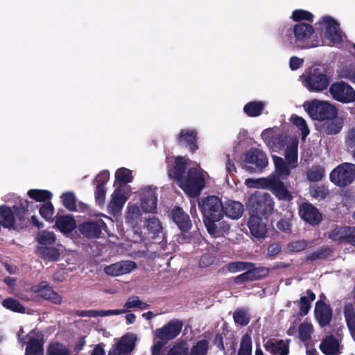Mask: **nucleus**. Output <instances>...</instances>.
Returning a JSON list of instances; mask_svg holds the SVG:
<instances>
[{
  "mask_svg": "<svg viewBox=\"0 0 355 355\" xmlns=\"http://www.w3.org/2000/svg\"><path fill=\"white\" fill-rule=\"evenodd\" d=\"M275 172L266 178L257 180V187L269 190L279 200L291 202L293 200V195L282 180L286 179L291 175L293 168L281 157L273 155Z\"/></svg>",
  "mask_w": 355,
  "mask_h": 355,
  "instance_id": "1",
  "label": "nucleus"
},
{
  "mask_svg": "<svg viewBox=\"0 0 355 355\" xmlns=\"http://www.w3.org/2000/svg\"><path fill=\"white\" fill-rule=\"evenodd\" d=\"M246 207L250 215L268 218L274 211L275 201L270 193L255 191L249 196Z\"/></svg>",
  "mask_w": 355,
  "mask_h": 355,
  "instance_id": "2",
  "label": "nucleus"
},
{
  "mask_svg": "<svg viewBox=\"0 0 355 355\" xmlns=\"http://www.w3.org/2000/svg\"><path fill=\"white\" fill-rule=\"evenodd\" d=\"M303 107L313 121H324L338 116V109L327 101L313 99L304 103Z\"/></svg>",
  "mask_w": 355,
  "mask_h": 355,
  "instance_id": "3",
  "label": "nucleus"
},
{
  "mask_svg": "<svg viewBox=\"0 0 355 355\" xmlns=\"http://www.w3.org/2000/svg\"><path fill=\"white\" fill-rule=\"evenodd\" d=\"M329 84L330 77L324 69L313 65L306 71L304 85L309 92H322L327 89Z\"/></svg>",
  "mask_w": 355,
  "mask_h": 355,
  "instance_id": "4",
  "label": "nucleus"
},
{
  "mask_svg": "<svg viewBox=\"0 0 355 355\" xmlns=\"http://www.w3.org/2000/svg\"><path fill=\"white\" fill-rule=\"evenodd\" d=\"M202 221L206 220L208 225L212 223L211 218L224 217V206L222 200L216 196H208L198 200Z\"/></svg>",
  "mask_w": 355,
  "mask_h": 355,
  "instance_id": "5",
  "label": "nucleus"
},
{
  "mask_svg": "<svg viewBox=\"0 0 355 355\" xmlns=\"http://www.w3.org/2000/svg\"><path fill=\"white\" fill-rule=\"evenodd\" d=\"M180 187L190 196H198L205 187V179L202 172L195 167L190 168Z\"/></svg>",
  "mask_w": 355,
  "mask_h": 355,
  "instance_id": "6",
  "label": "nucleus"
},
{
  "mask_svg": "<svg viewBox=\"0 0 355 355\" xmlns=\"http://www.w3.org/2000/svg\"><path fill=\"white\" fill-rule=\"evenodd\" d=\"M314 32L313 26L306 23H299L288 30V37L291 43L302 49H309L314 46L306 43Z\"/></svg>",
  "mask_w": 355,
  "mask_h": 355,
  "instance_id": "7",
  "label": "nucleus"
},
{
  "mask_svg": "<svg viewBox=\"0 0 355 355\" xmlns=\"http://www.w3.org/2000/svg\"><path fill=\"white\" fill-rule=\"evenodd\" d=\"M329 179L340 187L349 185L355 180V164L348 162L339 164L331 171Z\"/></svg>",
  "mask_w": 355,
  "mask_h": 355,
  "instance_id": "8",
  "label": "nucleus"
},
{
  "mask_svg": "<svg viewBox=\"0 0 355 355\" xmlns=\"http://www.w3.org/2000/svg\"><path fill=\"white\" fill-rule=\"evenodd\" d=\"M244 168L250 173L261 172L268 165L266 154L259 148H251L244 155Z\"/></svg>",
  "mask_w": 355,
  "mask_h": 355,
  "instance_id": "9",
  "label": "nucleus"
},
{
  "mask_svg": "<svg viewBox=\"0 0 355 355\" xmlns=\"http://www.w3.org/2000/svg\"><path fill=\"white\" fill-rule=\"evenodd\" d=\"M329 93L334 100L342 103L355 101V90L343 80L333 83L329 87Z\"/></svg>",
  "mask_w": 355,
  "mask_h": 355,
  "instance_id": "10",
  "label": "nucleus"
},
{
  "mask_svg": "<svg viewBox=\"0 0 355 355\" xmlns=\"http://www.w3.org/2000/svg\"><path fill=\"white\" fill-rule=\"evenodd\" d=\"M169 217L181 231V235L178 236V241L181 243L180 239H184L182 233L188 232L192 227V223L188 214L182 207L175 206L171 209Z\"/></svg>",
  "mask_w": 355,
  "mask_h": 355,
  "instance_id": "11",
  "label": "nucleus"
},
{
  "mask_svg": "<svg viewBox=\"0 0 355 355\" xmlns=\"http://www.w3.org/2000/svg\"><path fill=\"white\" fill-rule=\"evenodd\" d=\"M31 291L39 296L40 297L47 300L54 304L59 305L62 302V297L52 286L46 281H42L37 284L31 287Z\"/></svg>",
  "mask_w": 355,
  "mask_h": 355,
  "instance_id": "12",
  "label": "nucleus"
},
{
  "mask_svg": "<svg viewBox=\"0 0 355 355\" xmlns=\"http://www.w3.org/2000/svg\"><path fill=\"white\" fill-rule=\"evenodd\" d=\"M198 135L195 129H182L176 136V142L178 146L187 148L189 152L195 153L199 148Z\"/></svg>",
  "mask_w": 355,
  "mask_h": 355,
  "instance_id": "13",
  "label": "nucleus"
},
{
  "mask_svg": "<svg viewBox=\"0 0 355 355\" xmlns=\"http://www.w3.org/2000/svg\"><path fill=\"white\" fill-rule=\"evenodd\" d=\"M107 228L106 223L102 219L89 220L79 224L78 230L87 239L100 238L103 230Z\"/></svg>",
  "mask_w": 355,
  "mask_h": 355,
  "instance_id": "14",
  "label": "nucleus"
},
{
  "mask_svg": "<svg viewBox=\"0 0 355 355\" xmlns=\"http://www.w3.org/2000/svg\"><path fill=\"white\" fill-rule=\"evenodd\" d=\"M183 327V322L179 319L171 320L166 324L157 329L155 336L167 342L176 338L180 333Z\"/></svg>",
  "mask_w": 355,
  "mask_h": 355,
  "instance_id": "15",
  "label": "nucleus"
},
{
  "mask_svg": "<svg viewBox=\"0 0 355 355\" xmlns=\"http://www.w3.org/2000/svg\"><path fill=\"white\" fill-rule=\"evenodd\" d=\"M298 213L304 221L312 226L318 225L322 220V214L310 202L302 203L299 207Z\"/></svg>",
  "mask_w": 355,
  "mask_h": 355,
  "instance_id": "16",
  "label": "nucleus"
},
{
  "mask_svg": "<svg viewBox=\"0 0 355 355\" xmlns=\"http://www.w3.org/2000/svg\"><path fill=\"white\" fill-rule=\"evenodd\" d=\"M329 238L336 242H345L355 248V227H338L329 234Z\"/></svg>",
  "mask_w": 355,
  "mask_h": 355,
  "instance_id": "17",
  "label": "nucleus"
},
{
  "mask_svg": "<svg viewBox=\"0 0 355 355\" xmlns=\"http://www.w3.org/2000/svg\"><path fill=\"white\" fill-rule=\"evenodd\" d=\"M314 316L320 327L330 325L333 318V310L330 304L322 301L315 302Z\"/></svg>",
  "mask_w": 355,
  "mask_h": 355,
  "instance_id": "18",
  "label": "nucleus"
},
{
  "mask_svg": "<svg viewBox=\"0 0 355 355\" xmlns=\"http://www.w3.org/2000/svg\"><path fill=\"white\" fill-rule=\"evenodd\" d=\"M29 334L31 336L26 343L25 355H44V335L37 329H33Z\"/></svg>",
  "mask_w": 355,
  "mask_h": 355,
  "instance_id": "19",
  "label": "nucleus"
},
{
  "mask_svg": "<svg viewBox=\"0 0 355 355\" xmlns=\"http://www.w3.org/2000/svg\"><path fill=\"white\" fill-rule=\"evenodd\" d=\"M322 23L325 25V37L334 44H340L343 41L339 24L332 17L324 16Z\"/></svg>",
  "mask_w": 355,
  "mask_h": 355,
  "instance_id": "20",
  "label": "nucleus"
},
{
  "mask_svg": "<svg viewBox=\"0 0 355 355\" xmlns=\"http://www.w3.org/2000/svg\"><path fill=\"white\" fill-rule=\"evenodd\" d=\"M29 202L26 199H21L12 206L15 218V224L21 228L26 227L30 223L28 217Z\"/></svg>",
  "mask_w": 355,
  "mask_h": 355,
  "instance_id": "21",
  "label": "nucleus"
},
{
  "mask_svg": "<svg viewBox=\"0 0 355 355\" xmlns=\"http://www.w3.org/2000/svg\"><path fill=\"white\" fill-rule=\"evenodd\" d=\"M135 268H137L136 263L133 261L127 260L105 266L104 272L107 275L116 277L129 273Z\"/></svg>",
  "mask_w": 355,
  "mask_h": 355,
  "instance_id": "22",
  "label": "nucleus"
},
{
  "mask_svg": "<svg viewBox=\"0 0 355 355\" xmlns=\"http://www.w3.org/2000/svg\"><path fill=\"white\" fill-rule=\"evenodd\" d=\"M223 217L218 218H211L212 223L208 225L206 220H203V223L209 234L214 238L223 236L227 234L230 230V225L229 223L223 220Z\"/></svg>",
  "mask_w": 355,
  "mask_h": 355,
  "instance_id": "23",
  "label": "nucleus"
},
{
  "mask_svg": "<svg viewBox=\"0 0 355 355\" xmlns=\"http://www.w3.org/2000/svg\"><path fill=\"white\" fill-rule=\"evenodd\" d=\"M248 227L251 234L257 239H264L266 236L268 229L267 225L262 220L261 216L250 215Z\"/></svg>",
  "mask_w": 355,
  "mask_h": 355,
  "instance_id": "24",
  "label": "nucleus"
},
{
  "mask_svg": "<svg viewBox=\"0 0 355 355\" xmlns=\"http://www.w3.org/2000/svg\"><path fill=\"white\" fill-rule=\"evenodd\" d=\"M289 340L270 338L263 345L265 349L272 355H288L289 353Z\"/></svg>",
  "mask_w": 355,
  "mask_h": 355,
  "instance_id": "25",
  "label": "nucleus"
},
{
  "mask_svg": "<svg viewBox=\"0 0 355 355\" xmlns=\"http://www.w3.org/2000/svg\"><path fill=\"white\" fill-rule=\"evenodd\" d=\"M189 159L185 157L178 156L175 158L174 166L168 171V177L174 179L178 184L182 181L186 172L187 161Z\"/></svg>",
  "mask_w": 355,
  "mask_h": 355,
  "instance_id": "26",
  "label": "nucleus"
},
{
  "mask_svg": "<svg viewBox=\"0 0 355 355\" xmlns=\"http://www.w3.org/2000/svg\"><path fill=\"white\" fill-rule=\"evenodd\" d=\"M319 348L325 355H339L343 347L340 345L338 340L333 335H330L322 340Z\"/></svg>",
  "mask_w": 355,
  "mask_h": 355,
  "instance_id": "27",
  "label": "nucleus"
},
{
  "mask_svg": "<svg viewBox=\"0 0 355 355\" xmlns=\"http://www.w3.org/2000/svg\"><path fill=\"white\" fill-rule=\"evenodd\" d=\"M137 336L132 333H126L117 343L116 350L121 354H128L132 352L135 347Z\"/></svg>",
  "mask_w": 355,
  "mask_h": 355,
  "instance_id": "28",
  "label": "nucleus"
},
{
  "mask_svg": "<svg viewBox=\"0 0 355 355\" xmlns=\"http://www.w3.org/2000/svg\"><path fill=\"white\" fill-rule=\"evenodd\" d=\"M15 218L13 213L12 207H10L6 205L0 206V227L9 230L15 229Z\"/></svg>",
  "mask_w": 355,
  "mask_h": 355,
  "instance_id": "29",
  "label": "nucleus"
},
{
  "mask_svg": "<svg viewBox=\"0 0 355 355\" xmlns=\"http://www.w3.org/2000/svg\"><path fill=\"white\" fill-rule=\"evenodd\" d=\"M157 197L155 191L149 188L141 198V207L144 212L155 213L157 211Z\"/></svg>",
  "mask_w": 355,
  "mask_h": 355,
  "instance_id": "30",
  "label": "nucleus"
},
{
  "mask_svg": "<svg viewBox=\"0 0 355 355\" xmlns=\"http://www.w3.org/2000/svg\"><path fill=\"white\" fill-rule=\"evenodd\" d=\"M224 215L232 219L240 218L243 213L244 208L242 203L239 201L228 200L224 204Z\"/></svg>",
  "mask_w": 355,
  "mask_h": 355,
  "instance_id": "31",
  "label": "nucleus"
},
{
  "mask_svg": "<svg viewBox=\"0 0 355 355\" xmlns=\"http://www.w3.org/2000/svg\"><path fill=\"white\" fill-rule=\"evenodd\" d=\"M321 125V130L328 135H334L340 132L343 126V121L338 116L331 119H326Z\"/></svg>",
  "mask_w": 355,
  "mask_h": 355,
  "instance_id": "32",
  "label": "nucleus"
},
{
  "mask_svg": "<svg viewBox=\"0 0 355 355\" xmlns=\"http://www.w3.org/2000/svg\"><path fill=\"white\" fill-rule=\"evenodd\" d=\"M133 176L132 171L126 168H120L115 172V180L114 186H121L123 189H125V185L132 181Z\"/></svg>",
  "mask_w": 355,
  "mask_h": 355,
  "instance_id": "33",
  "label": "nucleus"
},
{
  "mask_svg": "<svg viewBox=\"0 0 355 355\" xmlns=\"http://www.w3.org/2000/svg\"><path fill=\"white\" fill-rule=\"evenodd\" d=\"M38 256L48 261H56L60 257L58 249L51 246H39L37 249Z\"/></svg>",
  "mask_w": 355,
  "mask_h": 355,
  "instance_id": "34",
  "label": "nucleus"
},
{
  "mask_svg": "<svg viewBox=\"0 0 355 355\" xmlns=\"http://www.w3.org/2000/svg\"><path fill=\"white\" fill-rule=\"evenodd\" d=\"M347 327L349 331L352 339L355 341V311L352 304L345 306L343 310Z\"/></svg>",
  "mask_w": 355,
  "mask_h": 355,
  "instance_id": "35",
  "label": "nucleus"
},
{
  "mask_svg": "<svg viewBox=\"0 0 355 355\" xmlns=\"http://www.w3.org/2000/svg\"><path fill=\"white\" fill-rule=\"evenodd\" d=\"M265 103L262 101H250L243 107V112L248 116L257 117L260 116L264 109Z\"/></svg>",
  "mask_w": 355,
  "mask_h": 355,
  "instance_id": "36",
  "label": "nucleus"
},
{
  "mask_svg": "<svg viewBox=\"0 0 355 355\" xmlns=\"http://www.w3.org/2000/svg\"><path fill=\"white\" fill-rule=\"evenodd\" d=\"M55 225L62 232H70L76 227V220L72 216H61L56 217Z\"/></svg>",
  "mask_w": 355,
  "mask_h": 355,
  "instance_id": "37",
  "label": "nucleus"
},
{
  "mask_svg": "<svg viewBox=\"0 0 355 355\" xmlns=\"http://www.w3.org/2000/svg\"><path fill=\"white\" fill-rule=\"evenodd\" d=\"M124 189L121 186H117L112 195L110 206L113 209H121L125 202L127 198L123 193Z\"/></svg>",
  "mask_w": 355,
  "mask_h": 355,
  "instance_id": "38",
  "label": "nucleus"
},
{
  "mask_svg": "<svg viewBox=\"0 0 355 355\" xmlns=\"http://www.w3.org/2000/svg\"><path fill=\"white\" fill-rule=\"evenodd\" d=\"M297 159H298V150H297V143L292 144L291 145L287 146L285 150V161L287 162L290 167L295 168L297 166Z\"/></svg>",
  "mask_w": 355,
  "mask_h": 355,
  "instance_id": "39",
  "label": "nucleus"
},
{
  "mask_svg": "<svg viewBox=\"0 0 355 355\" xmlns=\"http://www.w3.org/2000/svg\"><path fill=\"white\" fill-rule=\"evenodd\" d=\"M313 332V327L311 323L302 322L298 327L299 338L302 342L307 345L311 340Z\"/></svg>",
  "mask_w": 355,
  "mask_h": 355,
  "instance_id": "40",
  "label": "nucleus"
},
{
  "mask_svg": "<svg viewBox=\"0 0 355 355\" xmlns=\"http://www.w3.org/2000/svg\"><path fill=\"white\" fill-rule=\"evenodd\" d=\"M146 227L152 239L156 238L162 230V226L159 218L154 216H150L146 220Z\"/></svg>",
  "mask_w": 355,
  "mask_h": 355,
  "instance_id": "41",
  "label": "nucleus"
},
{
  "mask_svg": "<svg viewBox=\"0 0 355 355\" xmlns=\"http://www.w3.org/2000/svg\"><path fill=\"white\" fill-rule=\"evenodd\" d=\"M291 122L295 125L301 132L302 139L305 140L309 135L310 130L304 118L296 114H293L290 119Z\"/></svg>",
  "mask_w": 355,
  "mask_h": 355,
  "instance_id": "42",
  "label": "nucleus"
},
{
  "mask_svg": "<svg viewBox=\"0 0 355 355\" xmlns=\"http://www.w3.org/2000/svg\"><path fill=\"white\" fill-rule=\"evenodd\" d=\"M247 270L250 272V277L252 282L265 278L268 275L270 272L268 268L256 267L253 263L252 266L248 267Z\"/></svg>",
  "mask_w": 355,
  "mask_h": 355,
  "instance_id": "43",
  "label": "nucleus"
},
{
  "mask_svg": "<svg viewBox=\"0 0 355 355\" xmlns=\"http://www.w3.org/2000/svg\"><path fill=\"white\" fill-rule=\"evenodd\" d=\"M263 139L269 146L279 150L282 149L287 143V137L283 134H279L271 137H266Z\"/></svg>",
  "mask_w": 355,
  "mask_h": 355,
  "instance_id": "44",
  "label": "nucleus"
},
{
  "mask_svg": "<svg viewBox=\"0 0 355 355\" xmlns=\"http://www.w3.org/2000/svg\"><path fill=\"white\" fill-rule=\"evenodd\" d=\"M324 168L320 165H313L306 171V177L310 182H318L324 176Z\"/></svg>",
  "mask_w": 355,
  "mask_h": 355,
  "instance_id": "45",
  "label": "nucleus"
},
{
  "mask_svg": "<svg viewBox=\"0 0 355 355\" xmlns=\"http://www.w3.org/2000/svg\"><path fill=\"white\" fill-rule=\"evenodd\" d=\"M46 355H70V352L62 343L54 342L49 345Z\"/></svg>",
  "mask_w": 355,
  "mask_h": 355,
  "instance_id": "46",
  "label": "nucleus"
},
{
  "mask_svg": "<svg viewBox=\"0 0 355 355\" xmlns=\"http://www.w3.org/2000/svg\"><path fill=\"white\" fill-rule=\"evenodd\" d=\"M28 196L37 202H45L51 199L53 195L47 190L30 189L27 193Z\"/></svg>",
  "mask_w": 355,
  "mask_h": 355,
  "instance_id": "47",
  "label": "nucleus"
},
{
  "mask_svg": "<svg viewBox=\"0 0 355 355\" xmlns=\"http://www.w3.org/2000/svg\"><path fill=\"white\" fill-rule=\"evenodd\" d=\"M2 305L4 308L9 309L13 312L24 313L25 308L21 302L14 298L8 297L3 300Z\"/></svg>",
  "mask_w": 355,
  "mask_h": 355,
  "instance_id": "48",
  "label": "nucleus"
},
{
  "mask_svg": "<svg viewBox=\"0 0 355 355\" xmlns=\"http://www.w3.org/2000/svg\"><path fill=\"white\" fill-rule=\"evenodd\" d=\"M61 199L63 206L70 211H76L77 210L76 199L73 192L68 191L62 193Z\"/></svg>",
  "mask_w": 355,
  "mask_h": 355,
  "instance_id": "49",
  "label": "nucleus"
},
{
  "mask_svg": "<svg viewBox=\"0 0 355 355\" xmlns=\"http://www.w3.org/2000/svg\"><path fill=\"white\" fill-rule=\"evenodd\" d=\"M189 345L185 340H179L168 350L167 355H188Z\"/></svg>",
  "mask_w": 355,
  "mask_h": 355,
  "instance_id": "50",
  "label": "nucleus"
},
{
  "mask_svg": "<svg viewBox=\"0 0 355 355\" xmlns=\"http://www.w3.org/2000/svg\"><path fill=\"white\" fill-rule=\"evenodd\" d=\"M332 250L327 246H324L313 252L306 257L307 261H315L318 259H325L331 256Z\"/></svg>",
  "mask_w": 355,
  "mask_h": 355,
  "instance_id": "51",
  "label": "nucleus"
},
{
  "mask_svg": "<svg viewBox=\"0 0 355 355\" xmlns=\"http://www.w3.org/2000/svg\"><path fill=\"white\" fill-rule=\"evenodd\" d=\"M252 339L249 334H245L242 336L240 348L237 355H252Z\"/></svg>",
  "mask_w": 355,
  "mask_h": 355,
  "instance_id": "52",
  "label": "nucleus"
},
{
  "mask_svg": "<svg viewBox=\"0 0 355 355\" xmlns=\"http://www.w3.org/2000/svg\"><path fill=\"white\" fill-rule=\"evenodd\" d=\"M140 216L141 211L139 208L136 205L131 206L128 207V213L125 216V223L131 226H135L137 223Z\"/></svg>",
  "mask_w": 355,
  "mask_h": 355,
  "instance_id": "53",
  "label": "nucleus"
},
{
  "mask_svg": "<svg viewBox=\"0 0 355 355\" xmlns=\"http://www.w3.org/2000/svg\"><path fill=\"white\" fill-rule=\"evenodd\" d=\"M209 350V342L202 339L198 340L191 349L189 355H207Z\"/></svg>",
  "mask_w": 355,
  "mask_h": 355,
  "instance_id": "54",
  "label": "nucleus"
},
{
  "mask_svg": "<svg viewBox=\"0 0 355 355\" xmlns=\"http://www.w3.org/2000/svg\"><path fill=\"white\" fill-rule=\"evenodd\" d=\"M313 15L307 10H295L292 12L291 19L294 21L300 22L301 21H307L309 22H312L313 21Z\"/></svg>",
  "mask_w": 355,
  "mask_h": 355,
  "instance_id": "55",
  "label": "nucleus"
},
{
  "mask_svg": "<svg viewBox=\"0 0 355 355\" xmlns=\"http://www.w3.org/2000/svg\"><path fill=\"white\" fill-rule=\"evenodd\" d=\"M37 240L41 246H49L55 243V236L52 232L43 231L38 234Z\"/></svg>",
  "mask_w": 355,
  "mask_h": 355,
  "instance_id": "56",
  "label": "nucleus"
},
{
  "mask_svg": "<svg viewBox=\"0 0 355 355\" xmlns=\"http://www.w3.org/2000/svg\"><path fill=\"white\" fill-rule=\"evenodd\" d=\"M233 318L236 324L241 326H246L250 321V317L245 310L243 309H236L233 313Z\"/></svg>",
  "mask_w": 355,
  "mask_h": 355,
  "instance_id": "57",
  "label": "nucleus"
},
{
  "mask_svg": "<svg viewBox=\"0 0 355 355\" xmlns=\"http://www.w3.org/2000/svg\"><path fill=\"white\" fill-rule=\"evenodd\" d=\"M252 266V263L246 261H232L226 266L227 270L232 273L247 270L248 267Z\"/></svg>",
  "mask_w": 355,
  "mask_h": 355,
  "instance_id": "58",
  "label": "nucleus"
},
{
  "mask_svg": "<svg viewBox=\"0 0 355 355\" xmlns=\"http://www.w3.org/2000/svg\"><path fill=\"white\" fill-rule=\"evenodd\" d=\"M39 212L40 216L46 220H53L54 207L51 202L49 201L42 204L39 209Z\"/></svg>",
  "mask_w": 355,
  "mask_h": 355,
  "instance_id": "59",
  "label": "nucleus"
},
{
  "mask_svg": "<svg viewBox=\"0 0 355 355\" xmlns=\"http://www.w3.org/2000/svg\"><path fill=\"white\" fill-rule=\"evenodd\" d=\"M311 195L315 199H325L329 196V189L324 185H315L311 189Z\"/></svg>",
  "mask_w": 355,
  "mask_h": 355,
  "instance_id": "60",
  "label": "nucleus"
},
{
  "mask_svg": "<svg viewBox=\"0 0 355 355\" xmlns=\"http://www.w3.org/2000/svg\"><path fill=\"white\" fill-rule=\"evenodd\" d=\"M309 244L308 241L302 239L289 242L287 247L291 252H300L306 249Z\"/></svg>",
  "mask_w": 355,
  "mask_h": 355,
  "instance_id": "61",
  "label": "nucleus"
},
{
  "mask_svg": "<svg viewBox=\"0 0 355 355\" xmlns=\"http://www.w3.org/2000/svg\"><path fill=\"white\" fill-rule=\"evenodd\" d=\"M311 307V303L306 296H302L299 302L300 313L302 315L308 314Z\"/></svg>",
  "mask_w": 355,
  "mask_h": 355,
  "instance_id": "62",
  "label": "nucleus"
},
{
  "mask_svg": "<svg viewBox=\"0 0 355 355\" xmlns=\"http://www.w3.org/2000/svg\"><path fill=\"white\" fill-rule=\"evenodd\" d=\"M282 251V245L279 243L270 244L267 249V255L270 258L276 257Z\"/></svg>",
  "mask_w": 355,
  "mask_h": 355,
  "instance_id": "63",
  "label": "nucleus"
},
{
  "mask_svg": "<svg viewBox=\"0 0 355 355\" xmlns=\"http://www.w3.org/2000/svg\"><path fill=\"white\" fill-rule=\"evenodd\" d=\"M168 342L165 340H157L151 347V355H162V348Z\"/></svg>",
  "mask_w": 355,
  "mask_h": 355,
  "instance_id": "64",
  "label": "nucleus"
}]
</instances>
